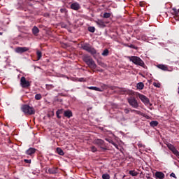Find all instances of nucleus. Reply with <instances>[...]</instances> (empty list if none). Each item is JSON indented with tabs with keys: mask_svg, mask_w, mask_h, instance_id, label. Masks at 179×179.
<instances>
[{
	"mask_svg": "<svg viewBox=\"0 0 179 179\" xmlns=\"http://www.w3.org/2000/svg\"><path fill=\"white\" fill-rule=\"evenodd\" d=\"M173 10H174L176 13H177V9L173 8Z\"/></svg>",
	"mask_w": 179,
	"mask_h": 179,
	"instance_id": "44",
	"label": "nucleus"
},
{
	"mask_svg": "<svg viewBox=\"0 0 179 179\" xmlns=\"http://www.w3.org/2000/svg\"><path fill=\"white\" fill-rule=\"evenodd\" d=\"M94 144L97 145V146H99L102 150H107V148H106L104 146L106 145L104 141L101 140L100 138H97L94 140Z\"/></svg>",
	"mask_w": 179,
	"mask_h": 179,
	"instance_id": "6",
	"label": "nucleus"
},
{
	"mask_svg": "<svg viewBox=\"0 0 179 179\" xmlns=\"http://www.w3.org/2000/svg\"><path fill=\"white\" fill-rule=\"evenodd\" d=\"M109 89H110L111 90H114V89H119L117 92L120 94H129L131 93V91H129V90H127L125 88H120L115 86H110L109 87Z\"/></svg>",
	"mask_w": 179,
	"mask_h": 179,
	"instance_id": "5",
	"label": "nucleus"
},
{
	"mask_svg": "<svg viewBox=\"0 0 179 179\" xmlns=\"http://www.w3.org/2000/svg\"><path fill=\"white\" fill-rule=\"evenodd\" d=\"M29 1H33V0H29Z\"/></svg>",
	"mask_w": 179,
	"mask_h": 179,
	"instance_id": "51",
	"label": "nucleus"
},
{
	"mask_svg": "<svg viewBox=\"0 0 179 179\" xmlns=\"http://www.w3.org/2000/svg\"><path fill=\"white\" fill-rule=\"evenodd\" d=\"M36 153V148H30L26 151V154L31 156V155H34Z\"/></svg>",
	"mask_w": 179,
	"mask_h": 179,
	"instance_id": "18",
	"label": "nucleus"
},
{
	"mask_svg": "<svg viewBox=\"0 0 179 179\" xmlns=\"http://www.w3.org/2000/svg\"><path fill=\"white\" fill-rule=\"evenodd\" d=\"M88 31H90V33H94V31H96V28H94V27H88Z\"/></svg>",
	"mask_w": 179,
	"mask_h": 179,
	"instance_id": "30",
	"label": "nucleus"
},
{
	"mask_svg": "<svg viewBox=\"0 0 179 179\" xmlns=\"http://www.w3.org/2000/svg\"><path fill=\"white\" fill-rule=\"evenodd\" d=\"M83 50L85 51H87V52H90L91 55H94L97 54V51L94 48L90 46L89 43H85L84 45H82Z\"/></svg>",
	"mask_w": 179,
	"mask_h": 179,
	"instance_id": "3",
	"label": "nucleus"
},
{
	"mask_svg": "<svg viewBox=\"0 0 179 179\" xmlns=\"http://www.w3.org/2000/svg\"><path fill=\"white\" fill-rule=\"evenodd\" d=\"M147 179H152V178H150V176H146Z\"/></svg>",
	"mask_w": 179,
	"mask_h": 179,
	"instance_id": "43",
	"label": "nucleus"
},
{
	"mask_svg": "<svg viewBox=\"0 0 179 179\" xmlns=\"http://www.w3.org/2000/svg\"><path fill=\"white\" fill-rule=\"evenodd\" d=\"M29 50L30 49L27 47H17L15 51L17 54H23V52H27V51H29Z\"/></svg>",
	"mask_w": 179,
	"mask_h": 179,
	"instance_id": "10",
	"label": "nucleus"
},
{
	"mask_svg": "<svg viewBox=\"0 0 179 179\" xmlns=\"http://www.w3.org/2000/svg\"><path fill=\"white\" fill-rule=\"evenodd\" d=\"M62 27H66V25H62Z\"/></svg>",
	"mask_w": 179,
	"mask_h": 179,
	"instance_id": "47",
	"label": "nucleus"
},
{
	"mask_svg": "<svg viewBox=\"0 0 179 179\" xmlns=\"http://www.w3.org/2000/svg\"><path fill=\"white\" fill-rule=\"evenodd\" d=\"M157 68H159V69H161L162 71H169V66L165 64H158L157 65Z\"/></svg>",
	"mask_w": 179,
	"mask_h": 179,
	"instance_id": "15",
	"label": "nucleus"
},
{
	"mask_svg": "<svg viewBox=\"0 0 179 179\" xmlns=\"http://www.w3.org/2000/svg\"><path fill=\"white\" fill-rule=\"evenodd\" d=\"M150 125L152 128H155V127H157L159 125V122H157V121H151L150 122Z\"/></svg>",
	"mask_w": 179,
	"mask_h": 179,
	"instance_id": "21",
	"label": "nucleus"
},
{
	"mask_svg": "<svg viewBox=\"0 0 179 179\" xmlns=\"http://www.w3.org/2000/svg\"><path fill=\"white\" fill-rule=\"evenodd\" d=\"M138 148H145V145L143 144H138Z\"/></svg>",
	"mask_w": 179,
	"mask_h": 179,
	"instance_id": "42",
	"label": "nucleus"
},
{
	"mask_svg": "<svg viewBox=\"0 0 179 179\" xmlns=\"http://www.w3.org/2000/svg\"><path fill=\"white\" fill-rule=\"evenodd\" d=\"M103 179H110V175L108 173H104L102 175Z\"/></svg>",
	"mask_w": 179,
	"mask_h": 179,
	"instance_id": "31",
	"label": "nucleus"
},
{
	"mask_svg": "<svg viewBox=\"0 0 179 179\" xmlns=\"http://www.w3.org/2000/svg\"><path fill=\"white\" fill-rule=\"evenodd\" d=\"M43 96H41V94H37L35 95V99L36 100H41Z\"/></svg>",
	"mask_w": 179,
	"mask_h": 179,
	"instance_id": "32",
	"label": "nucleus"
},
{
	"mask_svg": "<svg viewBox=\"0 0 179 179\" xmlns=\"http://www.w3.org/2000/svg\"><path fill=\"white\" fill-rule=\"evenodd\" d=\"M38 33H40V29H38V27H37L36 26H34L32 28V34L37 37V36H38Z\"/></svg>",
	"mask_w": 179,
	"mask_h": 179,
	"instance_id": "16",
	"label": "nucleus"
},
{
	"mask_svg": "<svg viewBox=\"0 0 179 179\" xmlns=\"http://www.w3.org/2000/svg\"><path fill=\"white\" fill-rule=\"evenodd\" d=\"M129 174H130V176H131L132 177H136V176H138V172H136V171H129Z\"/></svg>",
	"mask_w": 179,
	"mask_h": 179,
	"instance_id": "26",
	"label": "nucleus"
},
{
	"mask_svg": "<svg viewBox=\"0 0 179 179\" xmlns=\"http://www.w3.org/2000/svg\"><path fill=\"white\" fill-rule=\"evenodd\" d=\"M113 145H115L114 143H113Z\"/></svg>",
	"mask_w": 179,
	"mask_h": 179,
	"instance_id": "50",
	"label": "nucleus"
},
{
	"mask_svg": "<svg viewBox=\"0 0 179 179\" xmlns=\"http://www.w3.org/2000/svg\"><path fill=\"white\" fill-rule=\"evenodd\" d=\"M78 82H86V78H78Z\"/></svg>",
	"mask_w": 179,
	"mask_h": 179,
	"instance_id": "36",
	"label": "nucleus"
},
{
	"mask_svg": "<svg viewBox=\"0 0 179 179\" xmlns=\"http://www.w3.org/2000/svg\"><path fill=\"white\" fill-rule=\"evenodd\" d=\"M64 115L66 117V118H71L72 117V111L70 110H65L64 113Z\"/></svg>",
	"mask_w": 179,
	"mask_h": 179,
	"instance_id": "19",
	"label": "nucleus"
},
{
	"mask_svg": "<svg viewBox=\"0 0 179 179\" xmlns=\"http://www.w3.org/2000/svg\"><path fill=\"white\" fill-rule=\"evenodd\" d=\"M166 176L163 173V172L157 171L155 173V178L156 179H164Z\"/></svg>",
	"mask_w": 179,
	"mask_h": 179,
	"instance_id": "13",
	"label": "nucleus"
},
{
	"mask_svg": "<svg viewBox=\"0 0 179 179\" xmlns=\"http://www.w3.org/2000/svg\"><path fill=\"white\" fill-rule=\"evenodd\" d=\"M60 12H61V13H65L66 12V8H61Z\"/></svg>",
	"mask_w": 179,
	"mask_h": 179,
	"instance_id": "38",
	"label": "nucleus"
},
{
	"mask_svg": "<svg viewBox=\"0 0 179 179\" xmlns=\"http://www.w3.org/2000/svg\"><path fill=\"white\" fill-rule=\"evenodd\" d=\"M101 87H103V89H107V85L103 84V85H101Z\"/></svg>",
	"mask_w": 179,
	"mask_h": 179,
	"instance_id": "41",
	"label": "nucleus"
},
{
	"mask_svg": "<svg viewBox=\"0 0 179 179\" xmlns=\"http://www.w3.org/2000/svg\"><path fill=\"white\" fill-rule=\"evenodd\" d=\"M87 89H90V90H95L96 92H103L97 87H88Z\"/></svg>",
	"mask_w": 179,
	"mask_h": 179,
	"instance_id": "24",
	"label": "nucleus"
},
{
	"mask_svg": "<svg viewBox=\"0 0 179 179\" xmlns=\"http://www.w3.org/2000/svg\"><path fill=\"white\" fill-rule=\"evenodd\" d=\"M56 150H57V152L58 153V155H59L60 156H64V150H62V149H61L60 148H57Z\"/></svg>",
	"mask_w": 179,
	"mask_h": 179,
	"instance_id": "25",
	"label": "nucleus"
},
{
	"mask_svg": "<svg viewBox=\"0 0 179 179\" xmlns=\"http://www.w3.org/2000/svg\"><path fill=\"white\" fill-rule=\"evenodd\" d=\"M109 52H110L108 51V49H105V50L103 51L101 55H103V57H107V56H108Z\"/></svg>",
	"mask_w": 179,
	"mask_h": 179,
	"instance_id": "27",
	"label": "nucleus"
},
{
	"mask_svg": "<svg viewBox=\"0 0 179 179\" xmlns=\"http://www.w3.org/2000/svg\"><path fill=\"white\" fill-rule=\"evenodd\" d=\"M143 87H145V84H143V83H138L137 84V89L139 90H143Z\"/></svg>",
	"mask_w": 179,
	"mask_h": 179,
	"instance_id": "23",
	"label": "nucleus"
},
{
	"mask_svg": "<svg viewBox=\"0 0 179 179\" xmlns=\"http://www.w3.org/2000/svg\"><path fill=\"white\" fill-rule=\"evenodd\" d=\"M70 7L73 10H79L80 9V5L78 2L72 3Z\"/></svg>",
	"mask_w": 179,
	"mask_h": 179,
	"instance_id": "12",
	"label": "nucleus"
},
{
	"mask_svg": "<svg viewBox=\"0 0 179 179\" xmlns=\"http://www.w3.org/2000/svg\"><path fill=\"white\" fill-rule=\"evenodd\" d=\"M46 90H51V89H54V85H45Z\"/></svg>",
	"mask_w": 179,
	"mask_h": 179,
	"instance_id": "29",
	"label": "nucleus"
},
{
	"mask_svg": "<svg viewBox=\"0 0 179 179\" xmlns=\"http://www.w3.org/2000/svg\"><path fill=\"white\" fill-rule=\"evenodd\" d=\"M138 99H140V100H141V101L143 103H144V104H145V106H152V104H150V101L148 99V96L141 94H138Z\"/></svg>",
	"mask_w": 179,
	"mask_h": 179,
	"instance_id": "7",
	"label": "nucleus"
},
{
	"mask_svg": "<svg viewBox=\"0 0 179 179\" xmlns=\"http://www.w3.org/2000/svg\"><path fill=\"white\" fill-rule=\"evenodd\" d=\"M89 68H90V69H92V71L96 69V68H97V64H96V62H94V60H91L90 62H89L87 64Z\"/></svg>",
	"mask_w": 179,
	"mask_h": 179,
	"instance_id": "11",
	"label": "nucleus"
},
{
	"mask_svg": "<svg viewBox=\"0 0 179 179\" xmlns=\"http://www.w3.org/2000/svg\"><path fill=\"white\" fill-rule=\"evenodd\" d=\"M96 23L100 27H106V24H104V21L103 20H98L97 21H96Z\"/></svg>",
	"mask_w": 179,
	"mask_h": 179,
	"instance_id": "20",
	"label": "nucleus"
},
{
	"mask_svg": "<svg viewBox=\"0 0 179 179\" xmlns=\"http://www.w3.org/2000/svg\"><path fill=\"white\" fill-rule=\"evenodd\" d=\"M127 58L135 65L145 68V62L138 56H127Z\"/></svg>",
	"mask_w": 179,
	"mask_h": 179,
	"instance_id": "1",
	"label": "nucleus"
},
{
	"mask_svg": "<svg viewBox=\"0 0 179 179\" xmlns=\"http://www.w3.org/2000/svg\"><path fill=\"white\" fill-rule=\"evenodd\" d=\"M59 114H61V112H59V110H57L56 112L57 117L59 118V119H61V116L59 115Z\"/></svg>",
	"mask_w": 179,
	"mask_h": 179,
	"instance_id": "35",
	"label": "nucleus"
},
{
	"mask_svg": "<svg viewBox=\"0 0 179 179\" xmlns=\"http://www.w3.org/2000/svg\"><path fill=\"white\" fill-rule=\"evenodd\" d=\"M90 149H91V152H93V153L97 152V148L95 146H92Z\"/></svg>",
	"mask_w": 179,
	"mask_h": 179,
	"instance_id": "33",
	"label": "nucleus"
},
{
	"mask_svg": "<svg viewBox=\"0 0 179 179\" xmlns=\"http://www.w3.org/2000/svg\"><path fill=\"white\" fill-rule=\"evenodd\" d=\"M93 59L92 57H90V56L89 55H84L83 57V60L84 61V62H85V64H88L89 62H91V60H92Z\"/></svg>",
	"mask_w": 179,
	"mask_h": 179,
	"instance_id": "17",
	"label": "nucleus"
},
{
	"mask_svg": "<svg viewBox=\"0 0 179 179\" xmlns=\"http://www.w3.org/2000/svg\"><path fill=\"white\" fill-rule=\"evenodd\" d=\"M170 176L173 177V178H177V176H176V173H171Z\"/></svg>",
	"mask_w": 179,
	"mask_h": 179,
	"instance_id": "40",
	"label": "nucleus"
},
{
	"mask_svg": "<svg viewBox=\"0 0 179 179\" xmlns=\"http://www.w3.org/2000/svg\"><path fill=\"white\" fill-rule=\"evenodd\" d=\"M127 100L129 106H131V107H133V108H138V107H139V103H138V101L136 100V98L135 96H130L127 99Z\"/></svg>",
	"mask_w": 179,
	"mask_h": 179,
	"instance_id": "4",
	"label": "nucleus"
},
{
	"mask_svg": "<svg viewBox=\"0 0 179 179\" xmlns=\"http://www.w3.org/2000/svg\"><path fill=\"white\" fill-rule=\"evenodd\" d=\"M130 48H134V45H131Z\"/></svg>",
	"mask_w": 179,
	"mask_h": 179,
	"instance_id": "45",
	"label": "nucleus"
},
{
	"mask_svg": "<svg viewBox=\"0 0 179 179\" xmlns=\"http://www.w3.org/2000/svg\"><path fill=\"white\" fill-rule=\"evenodd\" d=\"M124 111L125 114H129V109L125 108V109L124 110Z\"/></svg>",
	"mask_w": 179,
	"mask_h": 179,
	"instance_id": "39",
	"label": "nucleus"
},
{
	"mask_svg": "<svg viewBox=\"0 0 179 179\" xmlns=\"http://www.w3.org/2000/svg\"><path fill=\"white\" fill-rule=\"evenodd\" d=\"M134 113H136V110H132Z\"/></svg>",
	"mask_w": 179,
	"mask_h": 179,
	"instance_id": "46",
	"label": "nucleus"
},
{
	"mask_svg": "<svg viewBox=\"0 0 179 179\" xmlns=\"http://www.w3.org/2000/svg\"><path fill=\"white\" fill-rule=\"evenodd\" d=\"M110 16H111V13H104L103 17H104V19H108V17H110Z\"/></svg>",
	"mask_w": 179,
	"mask_h": 179,
	"instance_id": "28",
	"label": "nucleus"
},
{
	"mask_svg": "<svg viewBox=\"0 0 179 179\" xmlns=\"http://www.w3.org/2000/svg\"><path fill=\"white\" fill-rule=\"evenodd\" d=\"M59 171V170L58 169V167H52L48 169V172L50 174H57Z\"/></svg>",
	"mask_w": 179,
	"mask_h": 179,
	"instance_id": "14",
	"label": "nucleus"
},
{
	"mask_svg": "<svg viewBox=\"0 0 179 179\" xmlns=\"http://www.w3.org/2000/svg\"><path fill=\"white\" fill-rule=\"evenodd\" d=\"M20 85L24 89H27V87H30V82L29 80H27L25 77H22L20 78Z\"/></svg>",
	"mask_w": 179,
	"mask_h": 179,
	"instance_id": "9",
	"label": "nucleus"
},
{
	"mask_svg": "<svg viewBox=\"0 0 179 179\" xmlns=\"http://www.w3.org/2000/svg\"><path fill=\"white\" fill-rule=\"evenodd\" d=\"M153 86H155V87H160L161 85L159 83H154Z\"/></svg>",
	"mask_w": 179,
	"mask_h": 179,
	"instance_id": "34",
	"label": "nucleus"
},
{
	"mask_svg": "<svg viewBox=\"0 0 179 179\" xmlns=\"http://www.w3.org/2000/svg\"><path fill=\"white\" fill-rule=\"evenodd\" d=\"M37 59L40 61L41 59V57H43V53L40 50L36 51Z\"/></svg>",
	"mask_w": 179,
	"mask_h": 179,
	"instance_id": "22",
	"label": "nucleus"
},
{
	"mask_svg": "<svg viewBox=\"0 0 179 179\" xmlns=\"http://www.w3.org/2000/svg\"><path fill=\"white\" fill-rule=\"evenodd\" d=\"M2 34H3L2 32H0V36H2Z\"/></svg>",
	"mask_w": 179,
	"mask_h": 179,
	"instance_id": "48",
	"label": "nucleus"
},
{
	"mask_svg": "<svg viewBox=\"0 0 179 179\" xmlns=\"http://www.w3.org/2000/svg\"><path fill=\"white\" fill-rule=\"evenodd\" d=\"M21 110L26 115H34L36 114V110L34 108L27 104L22 105Z\"/></svg>",
	"mask_w": 179,
	"mask_h": 179,
	"instance_id": "2",
	"label": "nucleus"
},
{
	"mask_svg": "<svg viewBox=\"0 0 179 179\" xmlns=\"http://www.w3.org/2000/svg\"><path fill=\"white\" fill-rule=\"evenodd\" d=\"M166 146L168 149H169V150H171V152H172L173 155H175V156H177V157H179V151L177 150V148H176V147L173 145V144L169 143H166Z\"/></svg>",
	"mask_w": 179,
	"mask_h": 179,
	"instance_id": "8",
	"label": "nucleus"
},
{
	"mask_svg": "<svg viewBox=\"0 0 179 179\" xmlns=\"http://www.w3.org/2000/svg\"><path fill=\"white\" fill-rule=\"evenodd\" d=\"M106 141H108V139L106 138Z\"/></svg>",
	"mask_w": 179,
	"mask_h": 179,
	"instance_id": "49",
	"label": "nucleus"
},
{
	"mask_svg": "<svg viewBox=\"0 0 179 179\" xmlns=\"http://www.w3.org/2000/svg\"><path fill=\"white\" fill-rule=\"evenodd\" d=\"M24 163L30 164L31 163V159H24Z\"/></svg>",
	"mask_w": 179,
	"mask_h": 179,
	"instance_id": "37",
	"label": "nucleus"
}]
</instances>
